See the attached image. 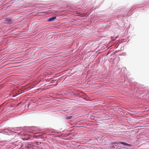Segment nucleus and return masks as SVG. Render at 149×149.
<instances>
[{"mask_svg": "<svg viewBox=\"0 0 149 149\" xmlns=\"http://www.w3.org/2000/svg\"><path fill=\"white\" fill-rule=\"evenodd\" d=\"M56 19V17H51L49 18L47 20V21L48 22H50V21H53L55 20Z\"/></svg>", "mask_w": 149, "mask_h": 149, "instance_id": "obj_1", "label": "nucleus"}, {"mask_svg": "<svg viewBox=\"0 0 149 149\" xmlns=\"http://www.w3.org/2000/svg\"><path fill=\"white\" fill-rule=\"evenodd\" d=\"M119 143H120V144H121L123 145H124L125 146H129L130 145L127 144V143H125V142H119Z\"/></svg>", "mask_w": 149, "mask_h": 149, "instance_id": "obj_2", "label": "nucleus"}, {"mask_svg": "<svg viewBox=\"0 0 149 149\" xmlns=\"http://www.w3.org/2000/svg\"><path fill=\"white\" fill-rule=\"evenodd\" d=\"M72 116H68V117L67 118L68 119H70L72 118Z\"/></svg>", "mask_w": 149, "mask_h": 149, "instance_id": "obj_3", "label": "nucleus"}]
</instances>
